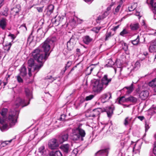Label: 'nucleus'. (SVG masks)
Here are the masks:
<instances>
[{"label":"nucleus","mask_w":156,"mask_h":156,"mask_svg":"<svg viewBox=\"0 0 156 156\" xmlns=\"http://www.w3.org/2000/svg\"><path fill=\"white\" fill-rule=\"evenodd\" d=\"M56 39L54 37L47 38L43 43L42 48L43 51L37 48L34 50L32 52V55L34 58L38 63H44L50 53L49 52L50 48V45L55 41Z\"/></svg>","instance_id":"1"},{"label":"nucleus","mask_w":156,"mask_h":156,"mask_svg":"<svg viewBox=\"0 0 156 156\" xmlns=\"http://www.w3.org/2000/svg\"><path fill=\"white\" fill-rule=\"evenodd\" d=\"M18 112L16 111H12L9 112L8 117L6 118L2 119L0 117V123L2 124L7 122L10 127L14 126L17 122L18 116Z\"/></svg>","instance_id":"2"},{"label":"nucleus","mask_w":156,"mask_h":156,"mask_svg":"<svg viewBox=\"0 0 156 156\" xmlns=\"http://www.w3.org/2000/svg\"><path fill=\"white\" fill-rule=\"evenodd\" d=\"M86 133L85 131L80 126L74 130L71 136V139L74 141L80 140L83 141V138L85 136Z\"/></svg>","instance_id":"3"},{"label":"nucleus","mask_w":156,"mask_h":156,"mask_svg":"<svg viewBox=\"0 0 156 156\" xmlns=\"http://www.w3.org/2000/svg\"><path fill=\"white\" fill-rule=\"evenodd\" d=\"M104 88L105 87L101 83L100 81L98 80H95L94 82L93 88V91L94 93H100Z\"/></svg>","instance_id":"4"},{"label":"nucleus","mask_w":156,"mask_h":156,"mask_svg":"<svg viewBox=\"0 0 156 156\" xmlns=\"http://www.w3.org/2000/svg\"><path fill=\"white\" fill-rule=\"evenodd\" d=\"M112 80L111 78L108 79L107 75H105L102 78L100 82L105 88L108 85V84L111 82Z\"/></svg>","instance_id":"5"},{"label":"nucleus","mask_w":156,"mask_h":156,"mask_svg":"<svg viewBox=\"0 0 156 156\" xmlns=\"http://www.w3.org/2000/svg\"><path fill=\"white\" fill-rule=\"evenodd\" d=\"M48 145L49 148L52 150L55 149L58 146L56 140L55 139L51 140L49 141Z\"/></svg>","instance_id":"6"},{"label":"nucleus","mask_w":156,"mask_h":156,"mask_svg":"<svg viewBox=\"0 0 156 156\" xmlns=\"http://www.w3.org/2000/svg\"><path fill=\"white\" fill-rule=\"evenodd\" d=\"M102 112V109L100 108H97L94 109L91 112L89 117H95L98 116V118L99 117V115Z\"/></svg>","instance_id":"7"},{"label":"nucleus","mask_w":156,"mask_h":156,"mask_svg":"<svg viewBox=\"0 0 156 156\" xmlns=\"http://www.w3.org/2000/svg\"><path fill=\"white\" fill-rule=\"evenodd\" d=\"M111 98V94L108 92L102 94L100 98L102 102L104 103L108 101Z\"/></svg>","instance_id":"8"},{"label":"nucleus","mask_w":156,"mask_h":156,"mask_svg":"<svg viewBox=\"0 0 156 156\" xmlns=\"http://www.w3.org/2000/svg\"><path fill=\"white\" fill-rule=\"evenodd\" d=\"M54 8V6L52 5H48L44 10V12L45 14L47 16H50V15L53 12Z\"/></svg>","instance_id":"9"},{"label":"nucleus","mask_w":156,"mask_h":156,"mask_svg":"<svg viewBox=\"0 0 156 156\" xmlns=\"http://www.w3.org/2000/svg\"><path fill=\"white\" fill-rule=\"evenodd\" d=\"M21 10V7L19 5H17L16 7L13 8L11 9L10 13L15 16L19 14V12Z\"/></svg>","instance_id":"10"},{"label":"nucleus","mask_w":156,"mask_h":156,"mask_svg":"<svg viewBox=\"0 0 156 156\" xmlns=\"http://www.w3.org/2000/svg\"><path fill=\"white\" fill-rule=\"evenodd\" d=\"M68 135L67 133H64L62 134L59 137V142L61 144L63 142L67 140L68 138Z\"/></svg>","instance_id":"11"},{"label":"nucleus","mask_w":156,"mask_h":156,"mask_svg":"<svg viewBox=\"0 0 156 156\" xmlns=\"http://www.w3.org/2000/svg\"><path fill=\"white\" fill-rule=\"evenodd\" d=\"M149 51L151 52L156 51V39L155 40L152 41L150 43Z\"/></svg>","instance_id":"12"},{"label":"nucleus","mask_w":156,"mask_h":156,"mask_svg":"<svg viewBox=\"0 0 156 156\" xmlns=\"http://www.w3.org/2000/svg\"><path fill=\"white\" fill-rule=\"evenodd\" d=\"M63 18L62 16H56L55 18L52 19V22L53 23H54L56 25H58L60 23V22L62 21Z\"/></svg>","instance_id":"13"},{"label":"nucleus","mask_w":156,"mask_h":156,"mask_svg":"<svg viewBox=\"0 0 156 156\" xmlns=\"http://www.w3.org/2000/svg\"><path fill=\"white\" fill-rule=\"evenodd\" d=\"M149 94L148 91L144 90L141 91L140 94V97L142 100H145L147 98Z\"/></svg>","instance_id":"14"},{"label":"nucleus","mask_w":156,"mask_h":156,"mask_svg":"<svg viewBox=\"0 0 156 156\" xmlns=\"http://www.w3.org/2000/svg\"><path fill=\"white\" fill-rule=\"evenodd\" d=\"M109 149L106 148L105 149L100 150L95 153V155H101L105 156H108V153Z\"/></svg>","instance_id":"15"},{"label":"nucleus","mask_w":156,"mask_h":156,"mask_svg":"<svg viewBox=\"0 0 156 156\" xmlns=\"http://www.w3.org/2000/svg\"><path fill=\"white\" fill-rule=\"evenodd\" d=\"M60 148L64 152L67 153L69 151V145L68 144H64L61 145Z\"/></svg>","instance_id":"16"},{"label":"nucleus","mask_w":156,"mask_h":156,"mask_svg":"<svg viewBox=\"0 0 156 156\" xmlns=\"http://www.w3.org/2000/svg\"><path fill=\"white\" fill-rule=\"evenodd\" d=\"M25 101L20 98H17L15 102V105L17 106H19L20 105H23V106H25L27 105H25Z\"/></svg>","instance_id":"17"},{"label":"nucleus","mask_w":156,"mask_h":156,"mask_svg":"<svg viewBox=\"0 0 156 156\" xmlns=\"http://www.w3.org/2000/svg\"><path fill=\"white\" fill-rule=\"evenodd\" d=\"M20 73L19 75L21 76L24 77L27 74V69L25 66L23 65L20 69Z\"/></svg>","instance_id":"18"},{"label":"nucleus","mask_w":156,"mask_h":156,"mask_svg":"<svg viewBox=\"0 0 156 156\" xmlns=\"http://www.w3.org/2000/svg\"><path fill=\"white\" fill-rule=\"evenodd\" d=\"M7 20L6 19L3 18L0 21V27L3 30H4L7 25Z\"/></svg>","instance_id":"19"},{"label":"nucleus","mask_w":156,"mask_h":156,"mask_svg":"<svg viewBox=\"0 0 156 156\" xmlns=\"http://www.w3.org/2000/svg\"><path fill=\"white\" fill-rule=\"evenodd\" d=\"M48 30H46L45 32H43V30L40 28H39L37 30V35L38 36V37L40 38H42L44 37L46 32Z\"/></svg>","instance_id":"20"},{"label":"nucleus","mask_w":156,"mask_h":156,"mask_svg":"<svg viewBox=\"0 0 156 156\" xmlns=\"http://www.w3.org/2000/svg\"><path fill=\"white\" fill-rule=\"evenodd\" d=\"M93 40L89 36H86L84 37L83 39V42L87 44H88Z\"/></svg>","instance_id":"21"},{"label":"nucleus","mask_w":156,"mask_h":156,"mask_svg":"<svg viewBox=\"0 0 156 156\" xmlns=\"http://www.w3.org/2000/svg\"><path fill=\"white\" fill-rule=\"evenodd\" d=\"M105 111L106 112L108 117L111 116L113 113V109L111 107H106Z\"/></svg>","instance_id":"22"},{"label":"nucleus","mask_w":156,"mask_h":156,"mask_svg":"<svg viewBox=\"0 0 156 156\" xmlns=\"http://www.w3.org/2000/svg\"><path fill=\"white\" fill-rule=\"evenodd\" d=\"M49 156H62V154L59 151H52L49 154Z\"/></svg>","instance_id":"23"},{"label":"nucleus","mask_w":156,"mask_h":156,"mask_svg":"<svg viewBox=\"0 0 156 156\" xmlns=\"http://www.w3.org/2000/svg\"><path fill=\"white\" fill-rule=\"evenodd\" d=\"M139 26L138 23H131L130 25L131 29L133 30H137L139 28Z\"/></svg>","instance_id":"24"},{"label":"nucleus","mask_w":156,"mask_h":156,"mask_svg":"<svg viewBox=\"0 0 156 156\" xmlns=\"http://www.w3.org/2000/svg\"><path fill=\"white\" fill-rule=\"evenodd\" d=\"M8 124H9L7 122V123L5 122L2 124V126L0 127V130L2 132L6 131L9 128Z\"/></svg>","instance_id":"25"},{"label":"nucleus","mask_w":156,"mask_h":156,"mask_svg":"<svg viewBox=\"0 0 156 156\" xmlns=\"http://www.w3.org/2000/svg\"><path fill=\"white\" fill-rule=\"evenodd\" d=\"M133 84V83H132L131 85L129 87H126L124 88V89L126 88L127 89V90L126 91V93L127 94L131 93L134 89Z\"/></svg>","instance_id":"26"},{"label":"nucleus","mask_w":156,"mask_h":156,"mask_svg":"<svg viewBox=\"0 0 156 156\" xmlns=\"http://www.w3.org/2000/svg\"><path fill=\"white\" fill-rule=\"evenodd\" d=\"M126 101H127V102L130 101L133 103H135L137 101V99L132 96H131L126 98Z\"/></svg>","instance_id":"27"},{"label":"nucleus","mask_w":156,"mask_h":156,"mask_svg":"<svg viewBox=\"0 0 156 156\" xmlns=\"http://www.w3.org/2000/svg\"><path fill=\"white\" fill-rule=\"evenodd\" d=\"M40 64L39 65H35V67L33 68L34 71H36L37 72H38L40 69L43 66L44 63H39Z\"/></svg>","instance_id":"28"},{"label":"nucleus","mask_w":156,"mask_h":156,"mask_svg":"<svg viewBox=\"0 0 156 156\" xmlns=\"http://www.w3.org/2000/svg\"><path fill=\"white\" fill-rule=\"evenodd\" d=\"M137 6V3H132L128 7L129 11L130 12L133 11L136 9Z\"/></svg>","instance_id":"29"},{"label":"nucleus","mask_w":156,"mask_h":156,"mask_svg":"<svg viewBox=\"0 0 156 156\" xmlns=\"http://www.w3.org/2000/svg\"><path fill=\"white\" fill-rule=\"evenodd\" d=\"M28 65L29 67H31L34 66L35 64L34 60L33 58H30L28 61Z\"/></svg>","instance_id":"30"},{"label":"nucleus","mask_w":156,"mask_h":156,"mask_svg":"<svg viewBox=\"0 0 156 156\" xmlns=\"http://www.w3.org/2000/svg\"><path fill=\"white\" fill-rule=\"evenodd\" d=\"M11 45L12 43L11 42L7 43L4 45L3 49L5 51H9L10 49Z\"/></svg>","instance_id":"31"},{"label":"nucleus","mask_w":156,"mask_h":156,"mask_svg":"<svg viewBox=\"0 0 156 156\" xmlns=\"http://www.w3.org/2000/svg\"><path fill=\"white\" fill-rule=\"evenodd\" d=\"M8 111V109L6 108H3L2 109L0 113L1 115L3 116V118H5L6 115Z\"/></svg>","instance_id":"32"},{"label":"nucleus","mask_w":156,"mask_h":156,"mask_svg":"<svg viewBox=\"0 0 156 156\" xmlns=\"http://www.w3.org/2000/svg\"><path fill=\"white\" fill-rule=\"evenodd\" d=\"M25 92L26 96L30 100V98L32 96V94L31 91H30L28 88H25Z\"/></svg>","instance_id":"33"},{"label":"nucleus","mask_w":156,"mask_h":156,"mask_svg":"<svg viewBox=\"0 0 156 156\" xmlns=\"http://www.w3.org/2000/svg\"><path fill=\"white\" fill-rule=\"evenodd\" d=\"M132 118H129L128 117H126L124 119L123 124L125 126H126L130 123Z\"/></svg>","instance_id":"34"},{"label":"nucleus","mask_w":156,"mask_h":156,"mask_svg":"<svg viewBox=\"0 0 156 156\" xmlns=\"http://www.w3.org/2000/svg\"><path fill=\"white\" fill-rule=\"evenodd\" d=\"M38 152L42 155H44L45 154L46 152L44 150V147L42 146L38 149Z\"/></svg>","instance_id":"35"},{"label":"nucleus","mask_w":156,"mask_h":156,"mask_svg":"<svg viewBox=\"0 0 156 156\" xmlns=\"http://www.w3.org/2000/svg\"><path fill=\"white\" fill-rule=\"evenodd\" d=\"M67 46L68 49L69 50L71 51L73 48L74 44L73 43H71L70 42L68 41L67 42Z\"/></svg>","instance_id":"36"},{"label":"nucleus","mask_w":156,"mask_h":156,"mask_svg":"<svg viewBox=\"0 0 156 156\" xmlns=\"http://www.w3.org/2000/svg\"><path fill=\"white\" fill-rule=\"evenodd\" d=\"M131 43L134 45H137L140 41L139 36L138 35L136 38L133 40L131 41Z\"/></svg>","instance_id":"37"},{"label":"nucleus","mask_w":156,"mask_h":156,"mask_svg":"<svg viewBox=\"0 0 156 156\" xmlns=\"http://www.w3.org/2000/svg\"><path fill=\"white\" fill-rule=\"evenodd\" d=\"M156 110V108L154 109V108H151L149 109L148 111V113L149 115H153L156 113V112L155 110Z\"/></svg>","instance_id":"38"},{"label":"nucleus","mask_w":156,"mask_h":156,"mask_svg":"<svg viewBox=\"0 0 156 156\" xmlns=\"http://www.w3.org/2000/svg\"><path fill=\"white\" fill-rule=\"evenodd\" d=\"M107 62V64L105 65L107 67H112L114 64V62L111 59L108 60Z\"/></svg>","instance_id":"39"},{"label":"nucleus","mask_w":156,"mask_h":156,"mask_svg":"<svg viewBox=\"0 0 156 156\" xmlns=\"http://www.w3.org/2000/svg\"><path fill=\"white\" fill-rule=\"evenodd\" d=\"M149 85L150 86L152 87H154L156 86V78L153 80L151 82H149Z\"/></svg>","instance_id":"40"},{"label":"nucleus","mask_w":156,"mask_h":156,"mask_svg":"<svg viewBox=\"0 0 156 156\" xmlns=\"http://www.w3.org/2000/svg\"><path fill=\"white\" fill-rule=\"evenodd\" d=\"M127 102V101H126V98H125L124 96L120 97L119 100V102L120 104Z\"/></svg>","instance_id":"41"},{"label":"nucleus","mask_w":156,"mask_h":156,"mask_svg":"<svg viewBox=\"0 0 156 156\" xmlns=\"http://www.w3.org/2000/svg\"><path fill=\"white\" fill-rule=\"evenodd\" d=\"M101 28V27H95L93 28L92 30L94 32H95V33H98Z\"/></svg>","instance_id":"42"},{"label":"nucleus","mask_w":156,"mask_h":156,"mask_svg":"<svg viewBox=\"0 0 156 156\" xmlns=\"http://www.w3.org/2000/svg\"><path fill=\"white\" fill-rule=\"evenodd\" d=\"M94 95L93 94L90 95L86 97L85 98V100L86 101L90 100L92 99L94 97Z\"/></svg>","instance_id":"43"},{"label":"nucleus","mask_w":156,"mask_h":156,"mask_svg":"<svg viewBox=\"0 0 156 156\" xmlns=\"http://www.w3.org/2000/svg\"><path fill=\"white\" fill-rule=\"evenodd\" d=\"M112 33L110 32H107L105 34V41H107L108 40V38H109L112 35Z\"/></svg>","instance_id":"44"},{"label":"nucleus","mask_w":156,"mask_h":156,"mask_svg":"<svg viewBox=\"0 0 156 156\" xmlns=\"http://www.w3.org/2000/svg\"><path fill=\"white\" fill-rule=\"evenodd\" d=\"M20 76H21L20 75H18L16 76V78L18 82L22 83L23 82V80L22 79L21 77Z\"/></svg>","instance_id":"45"},{"label":"nucleus","mask_w":156,"mask_h":156,"mask_svg":"<svg viewBox=\"0 0 156 156\" xmlns=\"http://www.w3.org/2000/svg\"><path fill=\"white\" fill-rule=\"evenodd\" d=\"M33 40V36L32 35V34L31 33L27 39V41L29 42L30 43H31Z\"/></svg>","instance_id":"46"},{"label":"nucleus","mask_w":156,"mask_h":156,"mask_svg":"<svg viewBox=\"0 0 156 156\" xmlns=\"http://www.w3.org/2000/svg\"><path fill=\"white\" fill-rule=\"evenodd\" d=\"M128 33V32L127 30L125 29H124L123 30L120 32V34L121 36H123L124 35L127 34Z\"/></svg>","instance_id":"47"},{"label":"nucleus","mask_w":156,"mask_h":156,"mask_svg":"<svg viewBox=\"0 0 156 156\" xmlns=\"http://www.w3.org/2000/svg\"><path fill=\"white\" fill-rule=\"evenodd\" d=\"M122 48L125 51L127 50L128 49V46L127 44L126 43H124L122 45Z\"/></svg>","instance_id":"48"},{"label":"nucleus","mask_w":156,"mask_h":156,"mask_svg":"<svg viewBox=\"0 0 156 156\" xmlns=\"http://www.w3.org/2000/svg\"><path fill=\"white\" fill-rule=\"evenodd\" d=\"M152 6V9L154 12H156V2H155L154 4H152L151 5Z\"/></svg>","instance_id":"49"},{"label":"nucleus","mask_w":156,"mask_h":156,"mask_svg":"<svg viewBox=\"0 0 156 156\" xmlns=\"http://www.w3.org/2000/svg\"><path fill=\"white\" fill-rule=\"evenodd\" d=\"M7 12V10H4L2 12H1V14L2 15H3L5 16H7L8 15V13Z\"/></svg>","instance_id":"50"},{"label":"nucleus","mask_w":156,"mask_h":156,"mask_svg":"<svg viewBox=\"0 0 156 156\" xmlns=\"http://www.w3.org/2000/svg\"><path fill=\"white\" fill-rule=\"evenodd\" d=\"M153 153L156 156V142H154L153 145Z\"/></svg>","instance_id":"51"},{"label":"nucleus","mask_w":156,"mask_h":156,"mask_svg":"<svg viewBox=\"0 0 156 156\" xmlns=\"http://www.w3.org/2000/svg\"><path fill=\"white\" fill-rule=\"evenodd\" d=\"M56 77H53L52 78L51 76H48L47 77V79H51V82H53L54 80H55L56 79Z\"/></svg>","instance_id":"52"},{"label":"nucleus","mask_w":156,"mask_h":156,"mask_svg":"<svg viewBox=\"0 0 156 156\" xmlns=\"http://www.w3.org/2000/svg\"><path fill=\"white\" fill-rule=\"evenodd\" d=\"M44 7V6L42 7H37L36 8V9L38 12H41L43 11V9Z\"/></svg>","instance_id":"53"},{"label":"nucleus","mask_w":156,"mask_h":156,"mask_svg":"<svg viewBox=\"0 0 156 156\" xmlns=\"http://www.w3.org/2000/svg\"><path fill=\"white\" fill-rule=\"evenodd\" d=\"M20 28L23 29V30H25V31L27 30V28L26 27V25L25 24H23L22 25L21 27Z\"/></svg>","instance_id":"54"},{"label":"nucleus","mask_w":156,"mask_h":156,"mask_svg":"<svg viewBox=\"0 0 156 156\" xmlns=\"http://www.w3.org/2000/svg\"><path fill=\"white\" fill-rule=\"evenodd\" d=\"M66 115L64 114L62 115H61V117L59 118L60 120H63L65 119Z\"/></svg>","instance_id":"55"},{"label":"nucleus","mask_w":156,"mask_h":156,"mask_svg":"<svg viewBox=\"0 0 156 156\" xmlns=\"http://www.w3.org/2000/svg\"><path fill=\"white\" fill-rule=\"evenodd\" d=\"M121 8V5H118L115 9V11L116 12H118Z\"/></svg>","instance_id":"56"},{"label":"nucleus","mask_w":156,"mask_h":156,"mask_svg":"<svg viewBox=\"0 0 156 156\" xmlns=\"http://www.w3.org/2000/svg\"><path fill=\"white\" fill-rule=\"evenodd\" d=\"M72 64V62L71 61H68L66 64L68 68H69Z\"/></svg>","instance_id":"57"},{"label":"nucleus","mask_w":156,"mask_h":156,"mask_svg":"<svg viewBox=\"0 0 156 156\" xmlns=\"http://www.w3.org/2000/svg\"><path fill=\"white\" fill-rule=\"evenodd\" d=\"M150 127L149 125L148 124H147L146 123L145 125V132H146L148 129Z\"/></svg>","instance_id":"58"},{"label":"nucleus","mask_w":156,"mask_h":156,"mask_svg":"<svg viewBox=\"0 0 156 156\" xmlns=\"http://www.w3.org/2000/svg\"><path fill=\"white\" fill-rule=\"evenodd\" d=\"M9 36L11 37V39L12 40H14L15 38V36L14 34H10L9 35Z\"/></svg>","instance_id":"59"},{"label":"nucleus","mask_w":156,"mask_h":156,"mask_svg":"<svg viewBox=\"0 0 156 156\" xmlns=\"http://www.w3.org/2000/svg\"><path fill=\"white\" fill-rule=\"evenodd\" d=\"M137 118L141 121H142L144 119V117L143 116H139L137 117Z\"/></svg>","instance_id":"60"},{"label":"nucleus","mask_w":156,"mask_h":156,"mask_svg":"<svg viewBox=\"0 0 156 156\" xmlns=\"http://www.w3.org/2000/svg\"><path fill=\"white\" fill-rule=\"evenodd\" d=\"M75 40L74 39H73V38H71L70 39V40L68 41L69 42H71V43H73L74 44Z\"/></svg>","instance_id":"61"},{"label":"nucleus","mask_w":156,"mask_h":156,"mask_svg":"<svg viewBox=\"0 0 156 156\" xmlns=\"http://www.w3.org/2000/svg\"><path fill=\"white\" fill-rule=\"evenodd\" d=\"M28 71H29L28 75L30 76L32 75V74L31 73V68H28Z\"/></svg>","instance_id":"62"},{"label":"nucleus","mask_w":156,"mask_h":156,"mask_svg":"<svg viewBox=\"0 0 156 156\" xmlns=\"http://www.w3.org/2000/svg\"><path fill=\"white\" fill-rule=\"evenodd\" d=\"M4 0H0V8L3 5V2Z\"/></svg>","instance_id":"63"},{"label":"nucleus","mask_w":156,"mask_h":156,"mask_svg":"<svg viewBox=\"0 0 156 156\" xmlns=\"http://www.w3.org/2000/svg\"><path fill=\"white\" fill-rule=\"evenodd\" d=\"M76 66H75L74 67H73L72 69H71V70L69 72V73L68 74H69L70 73H71L76 68Z\"/></svg>","instance_id":"64"}]
</instances>
